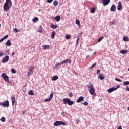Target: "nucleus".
Here are the masks:
<instances>
[{
  "label": "nucleus",
  "instance_id": "nucleus-10",
  "mask_svg": "<svg viewBox=\"0 0 129 129\" xmlns=\"http://www.w3.org/2000/svg\"><path fill=\"white\" fill-rule=\"evenodd\" d=\"M122 5H121V2H119L118 5L117 6V10L118 11H120V10L122 9Z\"/></svg>",
  "mask_w": 129,
  "mask_h": 129
},
{
  "label": "nucleus",
  "instance_id": "nucleus-60",
  "mask_svg": "<svg viewBox=\"0 0 129 129\" xmlns=\"http://www.w3.org/2000/svg\"><path fill=\"white\" fill-rule=\"evenodd\" d=\"M121 78H123V77H121Z\"/></svg>",
  "mask_w": 129,
  "mask_h": 129
},
{
  "label": "nucleus",
  "instance_id": "nucleus-44",
  "mask_svg": "<svg viewBox=\"0 0 129 129\" xmlns=\"http://www.w3.org/2000/svg\"><path fill=\"white\" fill-rule=\"evenodd\" d=\"M115 80H116V81H118V82H121V80L119 79L115 78Z\"/></svg>",
  "mask_w": 129,
  "mask_h": 129
},
{
  "label": "nucleus",
  "instance_id": "nucleus-59",
  "mask_svg": "<svg viewBox=\"0 0 129 129\" xmlns=\"http://www.w3.org/2000/svg\"><path fill=\"white\" fill-rule=\"evenodd\" d=\"M2 3V1H1V0H0V3Z\"/></svg>",
  "mask_w": 129,
  "mask_h": 129
},
{
  "label": "nucleus",
  "instance_id": "nucleus-47",
  "mask_svg": "<svg viewBox=\"0 0 129 129\" xmlns=\"http://www.w3.org/2000/svg\"><path fill=\"white\" fill-rule=\"evenodd\" d=\"M83 104H84V105H88V102H84L83 103Z\"/></svg>",
  "mask_w": 129,
  "mask_h": 129
},
{
  "label": "nucleus",
  "instance_id": "nucleus-26",
  "mask_svg": "<svg viewBox=\"0 0 129 129\" xmlns=\"http://www.w3.org/2000/svg\"><path fill=\"white\" fill-rule=\"evenodd\" d=\"M56 33L55 32V31H53L52 32L51 34V39H54L55 38V35Z\"/></svg>",
  "mask_w": 129,
  "mask_h": 129
},
{
  "label": "nucleus",
  "instance_id": "nucleus-58",
  "mask_svg": "<svg viewBox=\"0 0 129 129\" xmlns=\"http://www.w3.org/2000/svg\"><path fill=\"white\" fill-rule=\"evenodd\" d=\"M1 26H2V25H1V24H0V28H1Z\"/></svg>",
  "mask_w": 129,
  "mask_h": 129
},
{
  "label": "nucleus",
  "instance_id": "nucleus-3",
  "mask_svg": "<svg viewBox=\"0 0 129 129\" xmlns=\"http://www.w3.org/2000/svg\"><path fill=\"white\" fill-rule=\"evenodd\" d=\"M62 101L63 102V104H66L67 103H68L69 105H73V104H74V102L71 101V100L68 98H64L62 99Z\"/></svg>",
  "mask_w": 129,
  "mask_h": 129
},
{
  "label": "nucleus",
  "instance_id": "nucleus-41",
  "mask_svg": "<svg viewBox=\"0 0 129 129\" xmlns=\"http://www.w3.org/2000/svg\"><path fill=\"white\" fill-rule=\"evenodd\" d=\"M53 96H54V94L53 93H51L49 98L52 100V98H53Z\"/></svg>",
  "mask_w": 129,
  "mask_h": 129
},
{
  "label": "nucleus",
  "instance_id": "nucleus-20",
  "mask_svg": "<svg viewBox=\"0 0 129 129\" xmlns=\"http://www.w3.org/2000/svg\"><path fill=\"white\" fill-rule=\"evenodd\" d=\"M6 45L7 46H12V43H11V40H8L7 42L6 43Z\"/></svg>",
  "mask_w": 129,
  "mask_h": 129
},
{
  "label": "nucleus",
  "instance_id": "nucleus-27",
  "mask_svg": "<svg viewBox=\"0 0 129 129\" xmlns=\"http://www.w3.org/2000/svg\"><path fill=\"white\" fill-rule=\"evenodd\" d=\"M28 94L29 95H35V93H34V91H33V90L29 91Z\"/></svg>",
  "mask_w": 129,
  "mask_h": 129
},
{
  "label": "nucleus",
  "instance_id": "nucleus-17",
  "mask_svg": "<svg viewBox=\"0 0 129 129\" xmlns=\"http://www.w3.org/2000/svg\"><path fill=\"white\" fill-rule=\"evenodd\" d=\"M9 37L8 35H7L6 36H4L3 38H2L1 39H0V43H2L3 41L5 40V39H7Z\"/></svg>",
  "mask_w": 129,
  "mask_h": 129
},
{
  "label": "nucleus",
  "instance_id": "nucleus-50",
  "mask_svg": "<svg viewBox=\"0 0 129 129\" xmlns=\"http://www.w3.org/2000/svg\"><path fill=\"white\" fill-rule=\"evenodd\" d=\"M69 96H70L71 97H72V96H73V93H70Z\"/></svg>",
  "mask_w": 129,
  "mask_h": 129
},
{
  "label": "nucleus",
  "instance_id": "nucleus-32",
  "mask_svg": "<svg viewBox=\"0 0 129 129\" xmlns=\"http://www.w3.org/2000/svg\"><path fill=\"white\" fill-rule=\"evenodd\" d=\"M76 24L78 25V26H80V21L78 20V19H77L76 21Z\"/></svg>",
  "mask_w": 129,
  "mask_h": 129
},
{
  "label": "nucleus",
  "instance_id": "nucleus-8",
  "mask_svg": "<svg viewBox=\"0 0 129 129\" xmlns=\"http://www.w3.org/2000/svg\"><path fill=\"white\" fill-rule=\"evenodd\" d=\"M9 60H10V56H9V55H6L3 58L2 60V62L3 63H6L8 62V61H9Z\"/></svg>",
  "mask_w": 129,
  "mask_h": 129
},
{
  "label": "nucleus",
  "instance_id": "nucleus-22",
  "mask_svg": "<svg viewBox=\"0 0 129 129\" xmlns=\"http://www.w3.org/2000/svg\"><path fill=\"white\" fill-rule=\"evenodd\" d=\"M42 25H41L38 30H37V32H38V33H43V30H42Z\"/></svg>",
  "mask_w": 129,
  "mask_h": 129
},
{
  "label": "nucleus",
  "instance_id": "nucleus-28",
  "mask_svg": "<svg viewBox=\"0 0 129 129\" xmlns=\"http://www.w3.org/2000/svg\"><path fill=\"white\" fill-rule=\"evenodd\" d=\"M64 63H71L72 61L70 59H67L63 60Z\"/></svg>",
  "mask_w": 129,
  "mask_h": 129
},
{
  "label": "nucleus",
  "instance_id": "nucleus-1",
  "mask_svg": "<svg viewBox=\"0 0 129 129\" xmlns=\"http://www.w3.org/2000/svg\"><path fill=\"white\" fill-rule=\"evenodd\" d=\"M13 3H12V0H6V3L4 5V12L8 13L10 11V9L12 8Z\"/></svg>",
  "mask_w": 129,
  "mask_h": 129
},
{
  "label": "nucleus",
  "instance_id": "nucleus-31",
  "mask_svg": "<svg viewBox=\"0 0 129 129\" xmlns=\"http://www.w3.org/2000/svg\"><path fill=\"white\" fill-rule=\"evenodd\" d=\"M66 38L67 40H70V39H71V36L69 35V34H68L66 35Z\"/></svg>",
  "mask_w": 129,
  "mask_h": 129
},
{
  "label": "nucleus",
  "instance_id": "nucleus-48",
  "mask_svg": "<svg viewBox=\"0 0 129 129\" xmlns=\"http://www.w3.org/2000/svg\"><path fill=\"white\" fill-rule=\"evenodd\" d=\"M64 60H63V61H61L60 62H59V64H60V65H62V64H64Z\"/></svg>",
  "mask_w": 129,
  "mask_h": 129
},
{
  "label": "nucleus",
  "instance_id": "nucleus-13",
  "mask_svg": "<svg viewBox=\"0 0 129 129\" xmlns=\"http://www.w3.org/2000/svg\"><path fill=\"white\" fill-rule=\"evenodd\" d=\"M115 10H116V7L115 5H112L110 8L111 12H115Z\"/></svg>",
  "mask_w": 129,
  "mask_h": 129
},
{
  "label": "nucleus",
  "instance_id": "nucleus-7",
  "mask_svg": "<svg viewBox=\"0 0 129 129\" xmlns=\"http://www.w3.org/2000/svg\"><path fill=\"white\" fill-rule=\"evenodd\" d=\"M119 87H120V86H119V85L117 86L116 87H114L113 88L108 89L107 90V91L109 93H111V92H112L113 91H115V90H116V89H117V88H119Z\"/></svg>",
  "mask_w": 129,
  "mask_h": 129
},
{
  "label": "nucleus",
  "instance_id": "nucleus-57",
  "mask_svg": "<svg viewBox=\"0 0 129 129\" xmlns=\"http://www.w3.org/2000/svg\"><path fill=\"white\" fill-rule=\"evenodd\" d=\"M127 110L129 111V107L127 108Z\"/></svg>",
  "mask_w": 129,
  "mask_h": 129
},
{
  "label": "nucleus",
  "instance_id": "nucleus-2",
  "mask_svg": "<svg viewBox=\"0 0 129 129\" xmlns=\"http://www.w3.org/2000/svg\"><path fill=\"white\" fill-rule=\"evenodd\" d=\"M88 88L89 89V92L91 95H94V96H96V93H95V89L93 88V85L91 84H89L88 85Z\"/></svg>",
  "mask_w": 129,
  "mask_h": 129
},
{
  "label": "nucleus",
  "instance_id": "nucleus-38",
  "mask_svg": "<svg viewBox=\"0 0 129 129\" xmlns=\"http://www.w3.org/2000/svg\"><path fill=\"white\" fill-rule=\"evenodd\" d=\"M4 55H5V53L3 51H0V57H2Z\"/></svg>",
  "mask_w": 129,
  "mask_h": 129
},
{
  "label": "nucleus",
  "instance_id": "nucleus-19",
  "mask_svg": "<svg viewBox=\"0 0 129 129\" xmlns=\"http://www.w3.org/2000/svg\"><path fill=\"white\" fill-rule=\"evenodd\" d=\"M61 20V17L59 16H57L55 18V20L56 21V22H59Z\"/></svg>",
  "mask_w": 129,
  "mask_h": 129
},
{
  "label": "nucleus",
  "instance_id": "nucleus-6",
  "mask_svg": "<svg viewBox=\"0 0 129 129\" xmlns=\"http://www.w3.org/2000/svg\"><path fill=\"white\" fill-rule=\"evenodd\" d=\"M2 77L4 79L5 81L8 82V83H10V78H9V76H8L6 73H3L1 75Z\"/></svg>",
  "mask_w": 129,
  "mask_h": 129
},
{
  "label": "nucleus",
  "instance_id": "nucleus-53",
  "mask_svg": "<svg viewBox=\"0 0 129 129\" xmlns=\"http://www.w3.org/2000/svg\"><path fill=\"white\" fill-rule=\"evenodd\" d=\"M117 129H122V128L121 127V126H119Z\"/></svg>",
  "mask_w": 129,
  "mask_h": 129
},
{
  "label": "nucleus",
  "instance_id": "nucleus-12",
  "mask_svg": "<svg viewBox=\"0 0 129 129\" xmlns=\"http://www.w3.org/2000/svg\"><path fill=\"white\" fill-rule=\"evenodd\" d=\"M84 100V97L83 96H81L79 98V99L77 100V102L79 103V102H81V101H83Z\"/></svg>",
  "mask_w": 129,
  "mask_h": 129
},
{
  "label": "nucleus",
  "instance_id": "nucleus-14",
  "mask_svg": "<svg viewBox=\"0 0 129 129\" xmlns=\"http://www.w3.org/2000/svg\"><path fill=\"white\" fill-rule=\"evenodd\" d=\"M43 50H47L50 48V45H42Z\"/></svg>",
  "mask_w": 129,
  "mask_h": 129
},
{
  "label": "nucleus",
  "instance_id": "nucleus-46",
  "mask_svg": "<svg viewBox=\"0 0 129 129\" xmlns=\"http://www.w3.org/2000/svg\"><path fill=\"white\" fill-rule=\"evenodd\" d=\"M31 75H32L31 72H29L27 73V76H31Z\"/></svg>",
  "mask_w": 129,
  "mask_h": 129
},
{
  "label": "nucleus",
  "instance_id": "nucleus-33",
  "mask_svg": "<svg viewBox=\"0 0 129 129\" xmlns=\"http://www.w3.org/2000/svg\"><path fill=\"white\" fill-rule=\"evenodd\" d=\"M57 25H55L54 24H52L51 26V28H52V29H57Z\"/></svg>",
  "mask_w": 129,
  "mask_h": 129
},
{
  "label": "nucleus",
  "instance_id": "nucleus-45",
  "mask_svg": "<svg viewBox=\"0 0 129 129\" xmlns=\"http://www.w3.org/2000/svg\"><path fill=\"white\" fill-rule=\"evenodd\" d=\"M54 0H47V3H48V4H51V3H52V2H53Z\"/></svg>",
  "mask_w": 129,
  "mask_h": 129
},
{
  "label": "nucleus",
  "instance_id": "nucleus-52",
  "mask_svg": "<svg viewBox=\"0 0 129 129\" xmlns=\"http://www.w3.org/2000/svg\"><path fill=\"white\" fill-rule=\"evenodd\" d=\"M79 121H80V120H79V119H78L76 120L77 123H78V122H79Z\"/></svg>",
  "mask_w": 129,
  "mask_h": 129
},
{
  "label": "nucleus",
  "instance_id": "nucleus-43",
  "mask_svg": "<svg viewBox=\"0 0 129 129\" xmlns=\"http://www.w3.org/2000/svg\"><path fill=\"white\" fill-rule=\"evenodd\" d=\"M51 99H50V98H47V99H45L44 100V101L45 102H46V101H47V102H49V101H51Z\"/></svg>",
  "mask_w": 129,
  "mask_h": 129
},
{
  "label": "nucleus",
  "instance_id": "nucleus-34",
  "mask_svg": "<svg viewBox=\"0 0 129 129\" xmlns=\"http://www.w3.org/2000/svg\"><path fill=\"white\" fill-rule=\"evenodd\" d=\"M123 85L126 86V85H129V81H125L123 83Z\"/></svg>",
  "mask_w": 129,
  "mask_h": 129
},
{
  "label": "nucleus",
  "instance_id": "nucleus-39",
  "mask_svg": "<svg viewBox=\"0 0 129 129\" xmlns=\"http://www.w3.org/2000/svg\"><path fill=\"white\" fill-rule=\"evenodd\" d=\"M102 39H103V36H101V37H100L98 40V43H99V42H101Z\"/></svg>",
  "mask_w": 129,
  "mask_h": 129
},
{
  "label": "nucleus",
  "instance_id": "nucleus-56",
  "mask_svg": "<svg viewBox=\"0 0 129 129\" xmlns=\"http://www.w3.org/2000/svg\"><path fill=\"white\" fill-rule=\"evenodd\" d=\"M112 25H114V23H112Z\"/></svg>",
  "mask_w": 129,
  "mask_h": 129
},
{
  "label": "nucleus",
  "instance_id": "nucleus-51",
  "mask_svg": "<svg viewBox=\"0 0 129 129\" xmlns=\"http://www.w3.org/2000/svg\"><path fill=\"white\" fill-rule=\"evenodd\" d=\"M126 91H129V87H126L125 88Z\"/></svg>",
  "mask_w": 129,
  "mask_h": 129
},
{
  "label": "nucleus",
  "instance_id": "nucleus-15",
  "mask_svg": "<svg viewBox=\"0 0 129 129\" xmlns=\"http://www.w3.org/2000/svg\"><path fill=\"white\" fill-rule=\"evenodd\" d=\"M98 78H99L100 80H103V79L105 78V76H103L102 74H100L98 76Z\"/></svg>",
  "mask_w": 129,
  "mask_h": 129
},
{
  "label": "nucleus",
  "instance_id": "nucleus-36",
  "mask_svg": "<svg viewBox=\"0 0 129 129\" xmlns=\"http://www.w3.org/2000/svg\"><path fill=\"white\" fill-rule=\"evenodd\" d=\"M60 66H61V63H60V62L56 63L55 64V67H57V68H58Z\"/></svg>",
  "mask_w": 129,
  "mask_h": 129
},
{
  "label": "nucleus",
  "instance_id": "nucleus-25",
  "mask_svg": "<svg viewBox=\"0 0 129 129\" xmlns=\"http://www.w3.org/2000/svg\"><path fill=\"white\" fill-rule=\"evenodd\" d=\"M123 41L124 42H128V37L126 36H124L123 38Z\"/></svg>",
  "mask_w": 129,
  "mask_h": 129
},
{
  "label": "nucleus",
  "instance_id": "nucleus-23",
  "mask_svg": "<svg viewBox=\"0 0 129 129\" xmlns=\"http://www.w3.org/2000/svg\"><path fill=\"white\" fill-rule=\"evenodd\" d=\"M57 79H58V76H53L52 78V80L53 81H56V80H57Z\"/></svg>",
  "mask_w": 129,
  "mask_h": 129
},
{
  "label": "nucleus",
  "instance_id": "nucleus-42",
  "mask_svg": "<svg viewBox=\"0 0 129 129\" xmlns=\"http://www.w3.org/2000/svg\"><path fill=\"white\" fill-rule=\"evenodd\" d=\"M13 32L14 33H18L19 31H18V28H15L13 29Z\"/></svg>",
  "mask_w": 129,
  "mask_h": 129
},
{
  "label": "nucleus",
  "instance_id": "nucleus-9",
  "mask_svg": "<svg viewBox=\"0 0 129 129\" xmlns=\"http://www.w3.org/2000/svg\"><path fill=\"white\" fill-rule=\"evenodd\" d=\"M102 2L103 4L104 7H105L106 6H107V5L109 4V3H110V0H102Z\"/></svg>",
  "mask_w": 129,
  "mask_h": 129
},
{
  "label": "nucleus",
  "instance_id": "nucleus-16",
  "mask_svg": "<svg viewBox=\"0 0 129 129\" xmlns=\"http://www.w3.org/2000/svg\"><path fill=\"white\" fill-rule=\"evenodd\" d=\"M12 105H14L15 104V102H16V97L15 96H12Z\"/></svg>",
  "mask_w": 129,
  "mask_h": 129
},
{
  "label": "nucleus",
  "instance_id": "nucleus-40",
  "mask_svg": "<svg viewBox=\"0 0 129 129\" xmlns=\"http://www.w3.org/2000/svg\"><path fill=\"white\" fill-rule=\"evenodd\" d=\"M1 120L3 121V122H5L6 121V118L5 117H3L1 119Z\"/></svg>",
  "mask_w": 129,
  "mask_h": 129
},
{
  "label": "nucleus",
  "instance_id": "nucleus-49",
  "mask_svg": "<svg viewBox=\"0 0 129 129\" xmlns=\"http://www.w3.org/2000/svg\"><path fill=\"white\" fill-rule=\"evenodd\" d=\"M99 73H100V70H98L97 71V74H99Z\"/></svg>",
  "mask_w": 129,
  "mask_h": 129
},
{
  "label": "nucleus",
  "instance_id": "nucleus-5",
  "mask_svg": "<svg viewBox=\"0 0 129 129\" xmlns=\"http://www.w3.org/2000/svg\"><path fill=\"white\" fill-rule=\"evenodd\" d=\"M0 105L4 107H9L10 106V102L8 100L4 101V102H1Z\"/></svg>",
  "mask_w": 129,
  "mask_h": 129
},
{
  "label": "nucleus",
  "instance_id": "nucleus-24",
  "mask_svg": "<svg viewBox=\"0 0 129 129\" xmlns=\"http://www.w3.org/2000/svg\"><path fill=\"white\" fill-rule=\"evenodd\" d=\"M39 21V18L38 17H35L33 20L32 22L34 23H36V22H38Z\"/></svg>",
  "mask_w": 129,
  "mask_h": 129
},
{
  "label": "nucleus",
  "instance_id": "nucleus-29",
  "mask_svg": "<svg viewBox=\"0 0 129 129\" xmlns=\"http://www.w3.org/2000/svg\"><path fill=\"white\" fill-rule=\"evenodd\" d=\"M53 6H54V7H57V6H58V2L57 1H54L53 3Z\"/></svg>",
  "mask_w": 129,
  "mask_h": 129
},
{
  "label": "nucleus",
  "instance_id": "nucleus-55",
  "mask_svg": "<svg viewBox=\"0 0 129 129\" xmlns=\"http://www.w3.org/2000/svg\"><path fill=\"white\" fill-rule=\"evenodd\" d=\"M88 57H89V55H87L86 57V58L87 59V58H88Z\"/></svg>",
  "mask_w": 129,
  "mask_h": 129
},
{
  "label": "nucleus",
  "instance_id": "nucleus-37",
  "mask_svg": "<svg viewBox=\"0 0 129 129\" xmlns=\"http://www.w3.org/2000/svg\"><path fill=\"white\" fill-rule=\"evenodd\" d=\"M11 72H12L14 74L17 73V71H16V70H15L14 69H11Z\"/></svg>",
  "mask_w": 129,
  "mask_h": 129
},
{
  "label": "nucleus",
  "instance_id": "nucleus-11",
  "mask_svg": "<svg viewBox=\"0 0 129 129\" xmlns=\"http://www.w3.org/2000/svg\"><path fill=\"white\" fill-rule=\"evenodd\" d=\"M34 69H35V67L34 66L30 67L29 68V71L31 74H33V72H34Z\"/></svg>",
  "mask_w": 129,
  "mask_h": 129
},
{
  "label": "nucleus",
  "instance_id": "nucleus-30",
  "mask_svg": "<svg viewBox=\"0 0 129 129\" xmlns=\"http://www.w3.org/2000/svg\"><path fill=\"white\" fill-rule=\"evenodd\" d=\"M95 11H96L95 8H92L91 9V13L92 14H94V13H95Z\"/></svg>",
  "mask_w": 129,
  "mask_h": 129
},
{
  "label": "nucleus",
  "instance_id": "nucleus-21",
  "mask_svg": "<svg viewBox=\"0 0 129 129\" xmlns=\"http://www.w3.org/2000/svg\"><path fill=\"white\" fill-rule=\"evenodd\" d=\"M120 53H121V54H126V53H127V50L123 49L120 51Z\"/></svg>",
  "mask_w": 129,
  "mask_h": 129
},
{
  "label": "nucleus",
  "instance_id": "nucleus-61",
  "mask_svg": "<svg viewBox=\"0 0 129 129\" xmlns=\"http://www.w3.org/2000/svg\"><path fill=\"white\" fill-rule=\"evenodd\" d=\"M127 1H129V0H127Z\"/></svg>",
  "mask_w": 129,
  "mask_h": 129
},
{
  "label": "nucleus",
  "instance_id": "nucleus-35",
  "mask_svg": "<svg viewBox=\"0 0 129 129\" xmlns=\"http://www.w3.org/2000/svg\"><path fill=\"white\" fill-rule=\"evenodd\" d=\"M96 66V63H94L92 66L90 67L91 69H93V68H95Z\"/></svg>",
  "mask_w": 129,
  "mask_h": 129
},
{
  "label": "nucleus",
  "instance_id": "nucleus-4",
  "mask_svg": "<svg viewBox=\"0 0 129 129\" xmlns=\"http://www.w3.org/2000/svg\"><path fill=\"white\" fill-rule=\"evenodd\" d=\"M66 125V123L62 121H56L54 123V126H58V125Z\"/></svg>",
  "mask_w": 129,
  "mask_h": 129
},
{
  "label": "nucleus",
  "instance_id": "nucleus-54",
  "mask_svg": "<svg viewBox=\"0 0 129 129\" xmlns=\"http://www.w3.org/2000/svg\"><path fill=\"white\" fill-rule=\"evenodd\" d=\"M15 55V52L12 53V56H14Z\"/></svg>",
  "mask_w": 129,
  "mask_h": 129
},
{
  "label": "nucleus",
  "instance_id": "nucleus-18",
  "mask_svg": "<svg viewBox=\"0 0 129 129\" xmlns=\"http://www.w3.org/2000/svg\"><path fill=\"white\" fill-rule=\"evenodd\" d=\"M83 33H82V32H81L79 34V36H78V37L77 39V43H76L77 45H78V43L79 42V37H80V36H81V35H83Z\"/></svg>",
  "mask_w": 129,
  "mask_h": 129
}]
</instances>
